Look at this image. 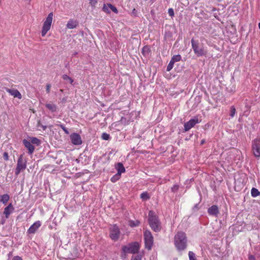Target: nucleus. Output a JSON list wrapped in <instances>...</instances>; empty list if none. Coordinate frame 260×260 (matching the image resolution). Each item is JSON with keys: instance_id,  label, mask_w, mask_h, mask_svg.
<instances>
[{"instance_id": "1", "label": "nucleus", "mask_w": 260, "mask_h": 260, "mask_svg": "<svg viewBox=\"0 0 260 260\" xmlns=\"http://www.w3.org/2000/svg\"><path fill=\"white\" fill-rule=\"evenodd\" d=\"M174 243L178 250H184L187 246V238L185 233L182 232H177L174 237Z\"/></svg>"}, {"instance_id": "2", "label": "nucleus", "mask_w": 260, "mask_h": 260, "mask_svg": "<svg viewBox=\"0 0 260 260\" xmlns=\"http://www.w3.org/2000/svg\"><path fill=\"white\" fill-rule=\"evenodd\" d=\"M148 221L151 229L155 232H158L161 229V226L157 217L153 211H149Z\"/></svg>"}, {"instance_id": "3", "label": "nucleus", "mask_w": 260, "mask_h": 260, "mask_svg": "<svg viewBox=\"0 0 260 260\" xmlns=\"http://www.w3.org/2000/svg\"><path fill=\"white\" fill-rule=\"evenodd\" d=\"M140 244L138 242L129 243L122 247V250L125 254L137 253L140 249Z\"/></svg>"}, {"instance_id": "4", "label": "nucleus", "mask_w": 260, "mask_h": 260, "mask_svg": "<svg viewBox=\"0 0 260 260\" xmlns=\"http://www.w3.org/2000/svg\"><path fill=\"white\" fill-rule=\"evenodd\" d=\"M191 42L193 51L198 56L206 55L207 50L203 46L200 45L198 42L195 41L193 39H192Z\"/></svg>"}, {"instance_id": "5", "label": "nucleus", "mask_w": 260, "mask_h": 260, "mask_svg": "<svg viewBox=\"0 0 260 260\" xmlns=\"http://www.w3.org/2000/svg\"><path fill=\"white\" fill-rule=\"evenodd\" d=\"M53 16V13L52 12L50 13L44 21L41 32V34L43 37H44L48 31L50 29L52 22Z\"/></svg>"}, {"instance_id": "6", "label": "nucleus", "mask_w": 260, "mask_h": 260, "mask_svg": "<svg viewBox=\"0 0 260 260\" xmlns=\"http://www.w3.org/2000/svg\"><path fill=\"white\" fill-rule=\"evenodd\" d=\"M145 248L150 250L153 244V237L149 231L146 230L144 234Z\"/></svg>"}, {"instance_id": "7", "label": "nucleus", "mask_w": 260, "mask_h": 260, "mask_svg": "<svg viewBox=\"0 0 260 260\" xmlns=\"http://www.w3.org/2000/svg\"><path fill=\"white\" fill-rule=\"evenodd\" d=\"M120 230L116 225H111L110 228V237L111 239L116 241L118 240L120 236Z\"/></svg>"}, {"instance_id": "8", "label": "nucleus", "mask_w": 260, "mask_h": 260, "mask_svg": "<svg viewBox=\"0 0 260 260\" xmlns=\"http://www.w3.org/2000/svg\"><path fill=\"white\" fill-rule=\"evenodd\" d=\"M252 149L254 155L259 158L260 157V138L255 139L252 141Z\"/></svg>"}, {"instance_id": "9", "label": "nucleus", "mask_w": 260, "mask_h": 260, "mask_svg": "<svg viewBox=\"0 0 260 260\" xmlns=\"http://www.w3.org/2000/svg\"><path fill=\"white\" fill-rule=\"evenodd\" d=\"M26 167V161L23 159V157L22 155L20 156L19 157L17 164V167L16 168L15 174L16 175H18L21 171L25 170Z\"/></svg>"}, {"instance_id": "10", "label": "nucleus", "mask_w": 260, "mask_h": 260, "mask_svg": "<svg viewBox=\"0 0 260 260\" xmlns=\"http://www.w3.org/2000/svg\"><path fill=\"white\" fill-rule=\"evenodd\" d=\"M200 121L198 117H194L190 120H189L188 122H186L184 125V130L185 131H188L190 129H191L195 124L199 123Z\"/></svg>"}, {"instance_id": "11", "label": "nucleus", "mask_w": 260, "mask_h": 260, "mask_svg": "<svg viewBox=\"0 0 260 260\" xmlns=\"http://www.w3.org/2000/svg\"><path fill=\"white\" fill-rule=\"evenodd\" d=\"M70 139L72 143L76 145H81L82 141L81 136L77 133H73L70 136Z\"/></svg>"}, {"instance_id": "12", "label": "nucleus", "mask_w": 260, "mask_h": 260, "mask_svg": "<svg viewBox=\"0 0 260 260\" xmlns=\"http://www.w3.org/2000/svg\"><path fill=\"white\" fill-rule=\"evenodd\" d=\"M41 222L40 221H37L27 230L29 234H34L36 231L41 226Z\"/></svg>"}, {"instance_id": "13", "label": "nucleus", "mask_w": 260, "mask_h": 260, "mask_svg": "<svg viewBox=\"0 0 260 260\" xmlns=\"http://www.w3.org/2000/svg\"><path fill=\"white\" fill-rule=\"evenodd\" d=\"M6 91L7 92L10 93L12 96H13L14 98H17L19 99H21L22 98L21 94L18 90L16 89L8 88L6 89Z\"/></svg>"}, {"instance_id": "14", "label": "nucleus", "mask_w": 260, "mask_h": 260, "mask_svg": "<svg viewBox=\"0 0 260 260\" xmlns=\"http://www.w3.org/2000/svg\"><path fill=\"white\" fill-rule=\"evenodd\" d=\"M23 143L25 147L28 149V153L30 154H32L34 151L35 147L31 144V142L26 140H23Z\"/></svg>"}, {"instance_id": "15", "label": "nucleus", "mask_w": 260, "mask_h": 260, "mask_svg": "<svg viewBox=\"0 0 260 260\" xmlns=\"http://www.w3.org/2000/svg\"><path fill=\"white\" fill-rule=\"evenodd\" d=\"M14 210V208L12 204L10 203L8 206L4 209V214L5 215L6 217H9L10 214L12 213Z\"/></svg>"}, {"instance_id": "16", "label": "nucleus", "mask_w": 260, "mask_h": 260, "mask_svg": "<svg viewBox=\"0 0 260 260\" xmlns=\"http://www.w3.org/2000/svg\"><path fill=\"white\" fill-rule=\"evenodd\" d=\"M208 212L211 215L217 216L219 213V210L217 206L213 205L208 209Z\"/></svg>"}, {"instance_id": "17", "label": "nucleus", "mask_w": 260, "mask_h": 260, "mask_svg": "<svg viewBox=\"0 0 260 260\" xmlns=\"http://www.w3.org/2000/svg\"><path fill=\"white\" fill-rule=\"evenodd\" d=\"M78 24V22L77 20L70 19L67 24V27L69 29H73L77 27Z\"/></svg>"}, {"instance_id": "18", "label": "nucleus", "mask_w": 260, "mask_h": 260, "mask_svg": "<svg viewBox=\"0 0 260 260\" xmlns=\"http://www.w3.org/2000/svg\"><path fill=\"white\" fill-rule=\"evenodd\" d=\"M116 168L117 171V176H121V173L125 172V168L122 163L119 162L116 166Z\"/></svg>"}, {"instance_id": "19", "label": "nucleus", "mask_w": 260, "mask_h": 260, "mask_svg": "<svg viewBox=\"0 0 260 260\" xmlns=\"http://www.w3.org/2000/svg\"><path fill=\"white\" fill-rule=\"evenodd\" d=\"M46 107L52 112H54L57 110V107L56 105L53 103H47L46 104Z\"/></svg>"}, {"instance_id": "20", "label": "nucleus", "mask_w": 260, "mask_h": 260, "mask_svg": "<svg viewBox=\"0 0 260 260\" xmlns=\"http://www.w3.org/2000/svg\"><path fill=\"white\" fill-rule=\"evenodd\" d=\"M142 53L144 56H149L150 53V49L149 47L147 46H144L142 49Z\"/></svg>"}, {"instance_id": "21", "label": "nucleus", "mask_w": 260, "mask_h": 260, "mask_svg": "<svg viewBox=\"0 0 260 260\" xmlns=\"http://www.w3.org/2000/svg\"><path fill=\"white\" fill-rule=\"evenodd\" d=\"M10 199V196L8 194L1 196V202L6 205Z\"/></svg>"}, {"instance_id": "22", "label": "nucleus", "mask_w": 260, "mask_h": 260, "mask_svg": "<svg viewBox=\"0 0 260 260\" xmlns=\"http://www.w3.org/2000/svg\"><path fill=\"white\" fill-rule=\"evenodd\" d=\"M143 257L142 253H139L137 255H133L131 260H142Z\"/></svg>"}, {"instance_id": "23", "label": "nucleus", "mask_w": 260, "mask_h": 260, "mask_svg": "<svg viewBox=\"0 0 260 260\" xmlns=\"http://www.w3.org/2000/svg\"><path fill=\"white\" fill-rule=\"evenodd\" d=\"M251 194L252 197H256L259 195L260 192L256 188H252L251 191Z\"/></svg>"}, {"instance_id": "24", "label": "nucleus", "mask_w": 260, "mask_h": 260, "mask_svg": "<svg viewBox=\"0 0 260 260\" xmlns=\"http://www.w3.org/2000/svg\"><path fill=\"white\" fill-rule=\"evenodd\" d=\"M139 221L138 220H130L128 224L131 227H136L139 225Z\"/></svg>"}, {"instance_id": "25", "label": "nucleus", "mask_w": 260, "mask_h": 260, "mask_svg": "<svg viewBox=\"0 0 260 260\" xmlns=\"http://www.w3.org/2000/svg\"><path fill=\"white\" fill-rule=\"evenodd\" d=\"M89 6H91L92 8H95L96 7V5L98 4L99 0H87Z\"/></svg>"}, {"instance_id": "26", "label": "nucleus", "mask_w": 260, "mask_h": 260, "mask_svg": "<svg viewBox=\"0 0 260 260\" xmlns=\"http://www.w3.org/2000/svg\"><path fill=\"white\" fill-rule=\"evenodd\" d=\"M150 197L147 192H144L141 194V198L144 201L147 200Z\"/></svg>"}, {"instance_id": "27", "label": "nucleus", "mask_w": 260, "mask_h": 260, "mask_svg": "<svg viewBox=\"0 0 260 260\" xmlns=\"http://www.w3.org/2000/svg\"><path fill=\"white\" fill-rule=\"evenodd\" d=\"M188 256L189 260H197L195 254L192 251L188 252Z\"/></svg>"}, {"instance_id": "28", "label": "nucleus", "mask_w": 260, "mask_h": 260, "mask_svg": "<svg viewBox=\"0 0 260 260\" xmlns=\"http://www.w3.org/2000/svg\"><path fill=\"white\" fill-rule=\"evenodd\" d=\"M172 59L176 62L179 61L181 59V56L180 55H174Z\"/></svg>"}, {"instance_id": "29", "label": "nucleus", "mask_w": 260, "mask_h": 260, "mask_svg": "<svg viewBox=\"0 0 260 260\" xmlns=\"http://www.w3.org/2000/svg\"><path fill=\"white\" fill-rule=\"evenodd\" d=\"M108 6L109 8V10L110 9L111 11H112L113 12H114L115 13H118V10L116 9V8L114 6H113L112 5H111L110 4H108Z\"/></svg>"}, {"instance_id": "30", "label": "nucleus", "mask_w": 260, "mask_h": 260, "mask_svg": "<svg viewBox=\"0 0 260 260\" xmlns=\"http://www.w3.org/2000/svg\"><path fill=\"white\" fill-rule=\"evenodd\" d=\"M62 78L64 80L68 81L71 84L73 82V80L67 75H63Z\"/></svg>"}, {"instance_id": "31", "label": "nucleus", "mask_w": 260, "mask_h": 260, "mask_svg": "<svg viewBox=\"0 0 260 260\" xmlns=\"http://www.w3.org/2000/svg\"><path fill=\"white\" fill-rule=\"evenodd\" d=\"M120 176H117V174H116L111 178V181L112 182H115L120 178Z\"/></svg>"}, {"instance_id": "32", "label": "nucleus", "mask_w": 260, "mask_h": 260, "mask_svg": "<svg viewBox=\"0 0 260 260\" xmlns=\"http://www.w3.org/2000/svg\"><path fill=\"white\" fill-rule=\"evenodd\" d=\"M236 113V109L234 106H232L230 111V116L233 117Z\"/></svg>"}, {"instance_id": "33", "label": "nucleus", "mask_w": 260, "mask_h": 260, "mask_svg": "<svg viewBox=\"0 0 260 260\" xmlns=\"http://www.w3.org/2000/svg\"><path fill=\"white\" fill-rule=\"evenodd\" d=\"M103 10L104 12L107 13H110V10H109V8L108 6V4H104L103 6Z\"/></svg>"}, {"instance_id": "34", "label": "nucleus", "mask_w": 260, "mask_h": 260, "mask_svg": "<svg viewBox=\"0 0 260 260\" xmlns=\"http://www.w3.org/2000/svg\"><path fill=\"white\" fill-rule=\"evenodd\" d=\"M102 138L103 140H108L110 139V135L107 133H103L102 135Z\"/></svg>"}, {"instance_id": "35", "label": "nucleus", "mask_w": 260, "mask_h": 260, "mask_svg": "<svg viewBox=\"0 0 260 260\" xmlns=\"http://www.w3.org/2000/svg\"><path fill=\"white\" fill-rule=\"evenodd\" d=\"M31 143L37 144L38 145L40 144V141L36 138H32L31 140Z\"/></svg>"}, {"instance_id": "36", "label": "nucleus", "mask_w": 260, "mask_h": 260, "mask_svg": "<svg viewBox=\"0 0 260 260\" xmlns=\"http://www.w3.org/2000/svg\"><path fill=\"white\" fill-rule=\"evenodd\" d=\"M173 67H174L173 66L168 64L167 68V71L168 72L170 71L173 69Z\"/></svg>"}, {"instance_id": "37", "label": "nucleus", "mask_w": 260, "mask_h": 260, "mask_svg": "<svg viewBox=\"0 0 260 260\" xmlns=\"http://www.w3.org/2000/svg\"><path fill=\"white\" fill-rule=\"evenodd\" d=\"M50 88H51V85L49 84H47L46 86V91L47 93H49L50 92Z\"/></svg>"}, {"instance_id": "38", "label": "nucleus", "mask_w": 260, "mask_h": 260, "mask_svg": "<svg viewBox=\"0 0 260 260\" xmlns=\"http://www.w3.org/2000/svg\"><path fill=\"white\" fill-rule=\"evenodd\" d=\"M4 159H5L6 160H8V159H9V156H8V153H7V152H5V153H4Z\"/></svg>"}, {"instance_id": "39", "label": "nucleus", "mask_w": 260, "mask_h": 260, "mask_svg": "<svg viewBox=\"0 0 260 260\" xmlns=\"http://www.w3.org/2000/svg\"><path fill=\"white\" fill-rule=\"evenodd\" d=\"M12 260H22V259L18 256H14Z\"/></svg>"}, {"instance_id": "40", "label": "nucleus", "mask_w": 260, "mask_h": 260, "mask_svg": "<svg viewBox=\"0 0 260 260\" xmlns=\"http://www.w3.org/2000/svg\"><path fill=\"white\" fill-rule=\"evenodd\" d=\"M169 14L170 16H173L174 15V12L172 9H169Z\"/></svg>"}, {"instance_id": "41", "label": "nucleus", "mask_w": 260, "mask_h": 260, "mask_svg": "<svg viewBox=\"0 0 260 260\" xmlns=\"http://www.w3.org/2000/svg\"><path fill=\"white\" fill-rule=\"evenodd\" d=\"M178 189V186L177 185H174V186L172 188V190L173 191H175L177 190Z\"/></svg>"}, {"instance_id": "42", "label": "nucleus", "mask_w": 260, "mask_h": 260, "mask_svg": "<svg viewBox=\"0 0 260 260\" xmlns=\"http://www.w3.org/2000/svg\"><path fill=\"white\" fill-rule=\"evenodd\" d=\"M175 62L171 58V60H170V61L169 64H171V65L174 66V64Z\"/></svg>"}, {"instance_id": "43", "label": "nucleus", "mask_w": 260, "mask_h": 260, "mask_svg": "<svg viewBox=\"0 0 260 260\" xmlns=\"http://www.w3.org/2000/svg\"><path fill=\"white\" fill-rule=\"evenodd\" d=\"M249 260H255V257L253 255H250L249 256Z\"/></svg>"}, {"instance_id": "44", "label": "nucleus", "mask_w": 260, "mask_h": 260, "mask_svg": "<svg viewBox=\"0 0 260 260\" xmlns=\"http://www.w3.org/2000/svg\"><path fill=\"white\" fill-rule=\"evenodd\" d=\"M63 131H64V132H65L66 134H69V132H68V131H67V129H66L65 128H64V127H63Z\"/></svg>"}, {"instance_id": "45", "label": "nucleus", "mask_w": 260, "mask_h": 260, "mask_svg": "<svg viewBox=\"0 0 260 260\" xmlns=\"http://www.w3.org/2000/svg\"><path fill=\"white\" fill-rule=\"evenodd\" d=\"M204 142H205L204 140H202L201 142V144H203L204 143Z\"/></svg>"}, {"instance_id": "46", "label": "nucleus", "mask_w": 260, "mask_h": 260, "mask_svg": "<svg viewBox=\"0 0 260 260\" xmlns=\"http://www.w3.org/2000/svg\"><path fill=\"white\" fill-rule=\"evenodd\" d=\"M258 27L260 29V22L258 23Z\"/></svg>"}, {"instance_id": "47", "label": "nucleus", "mask_w": 260, "mask_h": 260, "mask_svg": "<svg viewBox=\"0 0 260 260\" xmlns=\"http://www.w3.org/2000/svg\"><path fill=\"white\" fill-rule=\"evenodd\" d=\"M0 202H1V196H0Z\"/></svg>"}]
</instances>
